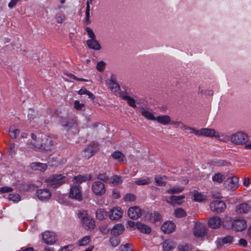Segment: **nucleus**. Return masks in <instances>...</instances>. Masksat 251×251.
<instances>
[{
	"label": "nucleus",
	"mask_w": 251,
	"mask_h": 251,
	"mask_svg": "<svg viewBox=\"0 0 251 251\" xmlns=\"http://www.w3.org/2000/svg\"><path fill=\"white\" fill-rule=\"evenodd\" d=\"M67 181V178L62 174H53L46 179V182L50 188H56L60 187Z\"/></svg>",
	"instance_id": "1"
},
{
	"label": "nucleus",
	"mask_w": 251,
	"mask_h": 251,
	"mask_svg": "<svg viewBox=\"0 0 251 251\" xmlns=\"http://www.w3.org/2000/svg\"><path fill=\"white\" fill-rule=\"evenodd\" d=\"M78 217L80 219L83 227L86 230H92L95 226L94 220L85 211H79Z\"/></svg>",
	"instance_id": "2"
},
{
	"label": "nucleus",
	"mask_w": 251,
	"mask_h": 251,
	"mask_svg": "<svg viewBox=\"0 0 251 251\" xmlns=\"http://www.w3.org/2000/svg\"><path fill=\"white\" fill-rule=\"evenodd\" d=\"M81 187L79 184H74L71 186L69 197L78 201L82 200Z\"/></svg>",
	"instance_id": "3"
},
{
	"label": "nucleus",
	"mask_w": 251,
	"mask_h": 251,
	"mask_svg": "<svg viewBox=\"0 0 251 251\" xmlns=\"http://www.w3.org/2000/svg\"><path fill=\"white\" fill-rule=\"evenodd\" d=\"M55 146L50 138L42 139L40 144H37L35 147L42 151H49L53 150Z\"/></svg>",
	"instance_id": "4"
},
{
	"label": "nucleus",
	"mask_w": 251,
	"mask_h": 251,
	"mask_svg": "<svg viewBox=\"0 0 251 251\" xmlns=\"http://www.w3.org/2000/svg\"><path fill=\"white\" fill-rule=\"evenodd\" d=\"M248 140V136L242 131H239L232 135L231 141L236 145L244 144Z\"/></svg>",
	"instance_id": "5"
},
{
	"label": "nucleus",
	"mask_w": 251,
	"mask_h": 251,
	"mask_svg": "<svg viewBox=\"0 0 251 251\" xmlns=\"http://www.w3.org/2000/svg\"><path fill=\"white\" fill-rule=\"evenodd\" d=\"M61 125L64 127L66 131H72L75 133L77 131V123L73 119L65 120L61 122Z\"/></svg>",
	"instance_id": "6"
},
{
	"label": "nucleus",
	"mask_w": 251,
	"mask_h": 251,
	"mask_svg": "<svg viewBox=\"0 0 251 251\" xmlns=\"http://www.w3.org/2000/svg\"><path fill=\"white\" fill-rule=\"evenodd\" d=\"M93 193L97 196H100L104 195L106 191L104 184L101 181H95L92 186Z\"/></svg>",
	"instance_id": "7"
},
{
	"label": "nucleus",
	"mask_w": 251,
	"mask_h": 251,
	"mask_svg": "<svg viewBox=\"0 0 251 251\" xmlns=\"http://www.w3.org/2000/svg\"><path fill=\"white\" fill-rule=\"evenodd\" d=\"M210 208L211 211L218 213L223 212L226 205L224 201L216 200L210 203Z\"/></svg>",
	"instance_id": "8"
},
{
	"label": "nucleus",
	"mask_w": 251,
	"mask_h": 251,
	"mask_svg": "<svg viewBox=\"0 0 251 251\" xmlns=\"http://www.w3.org/2000/svg\"><path fill=\"white\" fill-rule=\"evenodd\" d=\"M98 150V145L96 143H91L83 151L82 155L87 159H89Z\"/></svg>",
	"instance_id": "9"
},
{
	"label": "nucleus",
	"mask_w": 251,
	"mask_h": 251,
	"mask_svg": "<svg viewBox=\"0 0 251 251\" xmlns=\"http://www.w3.org/2000/svg\"><path fill=\"white\" fill-rule=\"evenodd\" d=\"M206 226L201 223L195 225L193 231L194 235L197 238H203L206 235Z\"/></svg>",
	"instance_id": "10"
},
{
	"label": "nucleus",
	"mask_w": 251,
	"mask_h": 251,
	"mask_svg": "<svg viewBox=\"0 0 251 251\" xmlns=\"http://www.w3.org/2000/svg\"><path fill=\"white\" fill-rule=\"evenodd\" d=\"M42 239L46 244L50 245L53 244L57 240L55 234L50 231L43 233Z\"/></svg>",
	"instance_id": "11"
},
{
	"label": "nucleus",
	"mask_w": 251,
	"mask_h": 251,
	"mask_svg": "<svg viewBox=\"0 0 251 251\" xmlns=\"http://www.w3.org/2000/svg\"><path fill=\"white\" fill-rule=\"evenodd\" d=\"M246 227V222L243 219H236L232 223L231 228L236 231H241Z\"/></svg>",
	"instance_id": "12"
},
{
	"label": "nucleus",
	"mask_w": 251,
	"mask_h": 251,
	"mask_svg": "<svg viewBox=\"0 0 251 251\" xmlns=\"http://www.w3.org/2000/svg\"><path fill=\"white\" fill-rule=\"evenodd\" d=\"M36 196L41 201H47L51 197V193L47 189H40L36 191Z\"/></svg>",
	"instance_id": "13"
},
{
	"label": "nucleus",
	"mask_w": 251,
	"mask_h": 251,
	"mask_svg": "<svg viewBox=\"0 0 251 251\" xmlns=\"http://www.w3.org/2000/svg\"><path fill=\"white\" fill-rule=\"evenodd\" d=\"M251 207L246 202H243L237 205L235 209V211L238 214H247L251 210Z\"/></svg>",
	"instance_id": "14"
},
{
	"label": "nucleus",
	"mask_w": 251,
	"mask_h": 251,
	"mask_svg": "<svg viewBox=\"0 0 251 251\" xmlns=\"http://www.w3.org/2000/svg\"><path fill=\"white\" fill-rule=\"evenodd\" d=\"M128 216L133 220H136L142 216L140 208L136 206L130 207L128 210Z\"/></svg>",
	"instance_id": "15"
},
{
	"label": "nucleus",
	"mask_w": 251,
	"mask_h": 251,
	"mask_svg": "<svg viewBox=\"0 0 251 251\" xmlns=\"http://www.w3.org/2000/svg\"><path fill=\"white\" fill-rule=\"evenodd\" d=\"M176 228V225L174 223L171 221H167L162 225L161 229L165 234H170L172 233Z\"/></svg>",
	"instance_id": "16"
},
{
	"label": "nucleus",
	"mask_w": 251,
	"mask_h": 251,
	"mask_svg": "<svg viewBox=\"0 0 251 251\" xmlns=\"http://www.w3.org/2000/svg\"><path fill=\"white\" fill-rule=\"evenodd\" d=\"M222 224V221L221 218L218 216H214L209 219L208 225L211 228L216 229L220 227Z\"/></svg>",
	"instance_id": "17"
},
{
	"label": "nucleus",
	"mask_w": 251,
	"mask_h": 251,
	"mask_svg": "<svg viewBox=\"0 0 251 251\" xmlns=\"http://www.w3.org/2000/svg\"><path fill=\"white\" fill-rule=\"evenodd\" d=\"M122 215L123 212L121 209L114 208L109 211L108 216L111 220L117 221L122 217Z\"/></svg>",
	"instance_id": "18"
},
{
	"label": "nucleus",
	"mask_w": 251,
	"mask_h": 251,
	"mask_svg": "<svg viewBox=\"0 0 251 251\" xmlns=\"http://www.w3.org/2000/svg\"><path fill=\"white\" fill-rule=\"evenodd\" d=\"M225 184H228L229 189L237 188L239 186V178L235 176L229 177L226 180Z\"/></svg>",
	"instance_id": "19"
},
{
	"label": "nucleus",
	"mask_w": 251,
	"mask_h": 251,
	"mask_svg": "<svg viewBox=\"0 0 251 251\" xmlns=\"http://www.w3.org/2000/svg\"><path fill=\"white\" fill-rule=\"evenodd\" d=\"M124 229L125 227L122 224H117L111 229V233L114 236H118L123 233Z\"/></svg>",
	"instance_id": "20"
},
{
	"label": "nucleus",
	"mask_w": 251,
	"mask_h": 251,
	"mask_svg": "<svg viewBox=\"0 0 251 251\" xmlns=\"http://www.w3.org/2000/svg\"><path fill=\"white\" fill-rule=\"evenodd\" d=\"M87 47L90 49L96 50H99L101 47L99 42L96 39H89L86 41Z\"/></svg>",
	"instance_id": "21"
},
{
	"label": "nucleus",
	"mask_w": 251,
	"mask_h": 251,
	"mask_svg": "<svg viewBox=\"0 0 251 251\" xmlns=\"http://www.w3.org/2000/svg\"><path fill=\"white\" fill-rule=\"evenodd\" d=\"M203 135L206 137H219L217 135H215V131L212 128H203L200 130V136Z\"/></svg>",
	"instance_id": "22"
},
{
	"label": "nucleus",
	"mask_w": 251,
	"mask_h": 251,
	"mask_svg": "<svg viewBox=\"0 0 251 251\" xmlns=\"http://www.w3.org/2000/svg\"><path fill=\"white\" fill-rule=\"evenodd\" d=\"M176 246V243L171 240H166L163 243L164 251H171L175 248Z\"/></svg>",
	"instance_id": "23"
},
{
	"label": "nucleus",
	"mask_w": 251,
	"mask_h": 251,
	"mask_svg": "<svg viewBox=\"0 0 251 251\" xmlns=\"http://www.w3.org/2000/svg\"><path fill=\"white\" fill-rule=\"evenodd\" d=\"M161 219L162 216L161 214L156 211L151 212L148 218L149 220L153 223L160 221Z\"/></svg>",
	"instance_id": "24"
},
{
	"label": "nucleus",
	"mask_w": 251,
	"mask_h": 251,
	"mask_svg": "<svg viewBox=\"0 0 251 251\" xmlns=\"http://www.w3.org/2000/svg\"><path fill=\"white\" fill-rule=\"evenodd\" d=\"M155 121L163 125H167L171 122V118L168 115H161L156 117Z\"/></svg>",
	"instance_id": "25"
},
{
	"label": "nucleus",
	"mask_w": 251,
	"mask_h": 251,
	"mask_svg": "<svg viewBox=\"0 0 251 251\" xmlns=\"http://www.w3.org/2000/svg\"><path fill=\"white\" fill-rule=\"evenodd\" d=\"M140 112L141 115L148 120L155 121V118L153 114L146 109L145 108L141 107L140 108Z\"/></svg>",
	"instance_id": "26"
},
{
	"label": "nucleus",
	"mask_w": 251,
	"mask_h": 251,
	"mask_svg": "<svg viewBox=\"0 0 251 251\" xmlns=\"http://www.w3.org/2000/svg\"><path fill=\"white\" fill-rule=\"evenodd\" d=\"M137 229L144 234H149L151 231L150 226L139 222H137Z\"/></svg>",
	"instance_id": "27"
},
{
	"label": "nucleus",
	"mask_w": 251,
	"mask_h": 251,
	"mask_svg": "<svg viewBox=\"0 0 251 251\" xmlns=\"http://www.w3.org/2000/svg\"><path fill=\"white\" fill-rule=\"evenodd\" d=\"M194 200L197 202H202L206 200V196L202 194L196 190L193 191Z\"/></svg>",
	"instance_id": "28"
},
{
	"label": "nucleus",
	"mask_w": 251,
	"mask_h": 251,
	"mask_svg": "<svg viewBox=\"0 0 251 251\" xmlns=\"http://www.w3.org/2000/svg\"><path fill=\"white\" fill-rule=\"evenodd\" d=\"M111 156L113 159L117 160L119 162H123L124 159H126L125 155L120 151H115L111 154Z\"/></svg>",
	"instance_id": "29"
},
{
	"label": "nucleus",
	"mask_w": 251,
	"mask_h": 251,
	"mask_svg": "<svg viewBox=\"0 0 251 251\" xmlns=\"http://www.w3.org/2000/svg\"><path fill=\"white\" fill-rule=\"evenodd\" d=\"M31 167L32 169L40 170L42 172L45 171L47 168L46 164L42 163L39 162H33L31 164Z\"/></svg>",
	"instance_id": "30"
},
{
	"label": "nucleus",
	"mask_w": 251,
	"mask_h": 251,
	"mask_svg": "<svg viewBox=\"0 0 251 251\" xmlns=\"http://www.w3.org/2000/svg\"><path fill=\"white\" fill-rule=\"evenodd\" d=\"M185 198L184 195H180V196H171L170 198V201H168L169 203H175L178 204L180 205L181 203L178 201Z\"/></svg>",
	"instance_id": "31"
},
{
	"label": "nucleus",
	"mask_w": 251,
	"mask_h": 251,
	"mask_svg": "<svg viewBox=\"0 0 251 251\" xmlns=\"http://www.w3.org/2000/svg\"><path fill=\"white\" fill-rule=\"evenodd\" d=\"M109 87L114 92H118L121 90L120 85L112 79L109 80Z\"/></svg>",
	"instance_id": "32"
},
{
	"label": "nucleus",
	"mask_w": 251,
	"mask_h": 251,
	"mask_svg": "<svg viewBox=\"0 0 251 251\" xmlns=\"http://www.w3.org/2000/svg\"><path fill=\"white\" fill-rule=\"evenodd\" d=\"M87 180V176H85L78 175L74 177L73 179V182L75 184H79L83 182H85Z\"/></svg>",
	"instance_id": "33"
},
{
	"label": "nucleus",
	"mask_w": 251,
	"mask_h": 251,
	"mask_svg": "<svg viewBox=\"0 0 251 251\" xmlns=\"http://www.w3.org/2000/svg\"><path fill=\"white\" fill-rule=\"evenodd\" d=\"M106 216V212L103 208H100L96 212V218L99 220H102Z\"/></svg>",
	"instance_id": "34"
},
{
	"label": "nucleus",
	"mask_w": 251,
	"mask_h": 251,
	"mask_svg": "<svg viewBox=\"0 0 251 251\" xmlns=\"http://www.w3.org/2000/svg\"><path fill=\"white\" fill-rule=\"evenodd\" d=\"M183 187L181 186L172 187L167 190L166 193L169 194L179 193L183 190Z\"/></svg>",
	"instance_id": "35"
},
{
	"label": "nucleus",
	"mask_w": 251,
	"mask_h": 251,
	"mask_svg": "<svg viewBox=\"0 0 251 251\" xmlns=\"http://www.w3.org/2000/svg\"><path fill=\"white\" fill-rule=\"evenodd\" d=\"M166 178V176H156L155 177V181L158 186H164L166 185V182L164 180Z\"/></svg>",
	"instance_id": "36"
},
{
	"label": "nucleus",
	"mask_w": 251,
	"mask_h": 251,
	"mask_svg": "<svg viewBox=\"0 0 251 251\" xmlns=\"http://www.w3.org/2000/svg\"><path fill=\"white\" fill-rule=\"evenodd\" d=\"M225 178V176L220 173H216L212 176V180L218 183L222 182Z\"/></svg>",
	"instance_id": "37"
},
{
	"label": "nucleus",
	"mask_w": 251,
	"mask_h": 251,
	"mask_svg": "<svg viewBox=\"0 0 251 251\" xmlns=\"http://www.w3.org/2000/svg\"><path fill=\"white\" fill-rule=\"evenodd\" d=\"M178 251H191V246L185 243L179 244L177 247Z\"/></svg>",
	"instance_id": "38"
},
{
	"label": "nucleus",
	"mask_w": 251,
	"mask_h": 251,
	"mask_svg": "<svg viewBox=\"0 0 251 251\" xmlns=\"http://www.w3.org/2000/svg\"><path fill=\"white\" fill-rule=\"evenodd\" d=\"M175 215L176 217L180 218L185 217L186 213L183 209L178 208L175 210Z\"/></svg>",
	"instance_id": "39"
},
{
	"label": "nucleus",
	"mask_w": 251,
	"mask_h": 251,
	"mask_svg": "<svg viewBox=\"0 0 251 251\" xmlns=\"http://www.w3.org/2000/svg\"><path fill=\"white\" fill-rule=\"evenodd\" d=\"M36 187V185L34 184L24 183L22 184V188L23 190L26 191H33Z\"/></svg>",
	"instance_id": "40"
},
{
	"label": "nucleus",
	"mask_w": 251,
	"mask_h": 251,
	"mask_svg": "<svg viewBox=\"0 0 251 251\" xmlns=\"http://www.w3.org/2000/svg\"><path fill=\"white\" fill-rule=\"evenodd\" d=\"M220 242H221L222 245H225L228 243H231L233 241V237L232 236H226L225 237L219 239Z\"/></svg>",
	"instance_id": "41"
},
{
	"label": "nucleus",
	"mask_w": 251,
	"mask_h": 251,
	"mask_svg": "<svg viewBox=\"0 0 251 251\" xmlns=\"http://www.w3.org/2000/svg\"><path fill=\"white\" fill-rule=\"evenodd\" d=\"M20 133V130L18 129H14L11 127L9 129V135L13 139L16 138Z\"/></svg>",
	"instance_id": "42"
},
{
	"label": "nucleus",
	"mask_w": 251,
	"mask_h": 251,
	"mask_svg": "<svg viewBox=\"0 0 251 251\" xmlns=\"http://www.w3.org/2000/svg\"><path fill=\"white\" fill-rule=\"evenodd\" d=\"M151 182V179L149 177L145 179H141L136 180L135 183L138 185H144L149 184Z\"/></svg>",
	"instance_id": "43"
},
{
	"label": "nucleus",
	"mask_w": 251,
	"mask_h": 251,
	"mask_svg": "<svg viewBox=\"0 0 251 251\" xmlns=\"http://www.w3.org/2000/svg\"><path fill=\"white\" fill-rule=\"evenodd\" d=\"M90 241V237L89 236H86L83 237L79 241V246H86L89 243Z\"/></svg>",
	"instance_id": "44"
},
{
	"label": "nucleus",
	"mask_w": 251,
	"mask_h": 251,
	"mask_svg": "<svg viewBox=\"0 0 251 251\" xmlns=\"http://www.w3.org/2000/svg\"><path fill=\"white\" fill-rule=\"evenodd\" d=\"M124 100H126L127 101L128 104L133 107L135 108L136 107V105L135 104V100L134 99L128 96V97H124Z\"/></svg>",
	"instance_id": "45"
},
{
	"label": "nucleus",
	"mask_w": 251,
	"mask_h": 251,
	"mask_svg": "<svg viewBox=\"0 0 251 251\" xmlns=\"http://www.w3.org/2000/svg\"><path fill=\"white\" fill-rule=\"evenodd\" d=\"M8 199L14 202H18L20 201L21 197L18 194H9L8 195Z\"/></svg>",
	"instance_id": "46"
},
{
	"label": "nucleus",
	"mask_w": 251,
	"mask_h": 251,
	"mask_svg": "<svg viewBox=\"0 0 251 251\" xmlns=\"http://www.w3.org/2000/svg\"><path fill=\"white\" fill-rule=\"evenodd\" d=\"M55 19L56 21L58 24L62 23L65 20V15L64 13H59L57 14L55 17Z\"/></svg>",
	"instance_id": "47"
},
{
	"label": "nucleus",
	"mask_w": 251,
	"mask_h": 251,
	"mask_svg": "<svg viewBox=\"0 0 251 251\" xmlns=\"http://www.w3.org/2000/svg\"><path fill=\"white\" fill-rule=\"evenodd\" d=\"M110 243L113 247H116L120 243V239L116 236L110 238Z\"/></svg>",
	"instance_id": "48"
},
{
	"label": "nucleus",
	"mask_w": 251,
	"mask_h": 251,
	"mask_svg": "<svg viewBox=\"0 0 251 251\" xmlns=\"http://www.w3.org/2000/svg\"><path fill=\"white\" fill-rule=\"evenodd\" d=\"M105 65H106V63L104 61H100L97 63L96 69L99 72H102L105 69Z\"/></svg>",
	"instance_id": "49"
},
{
	"label": "nucleus",
	"mask_w": 251,
	"mask_h": 251,
	"mask_svg": "<svg viewBox=\"0 0 251 251\" xmlns=\"http://www.w3.org/2000/svg\"><path fill=\"white\" fill-rule=\"evenodd\" d=\"M136 199L135 196L131 193L126 194L124 197L125 201H133Z\"/></svg>",
	"instance_id": "50"
},
{
	"label": "nucleus",
	"mask_w": 251,
	"mask_h": 251,
	"mask_svg": "<svg viewBox=\"0 0 251 251\" xmlns=\"http://www.w3.org/2000/svg\"><path fill=\"white\" fill-rule=\"evenodd\" d=\"M97 178L104 182H106L109 179L108 176L105 173L99 174L97 176Z\"/></svg>",
	"instance_id": "51"
},
{
	"label": "nucleus",
	"mask_w": 251,
	"mask_h": 251,
	"mask_svg": "<svg viewBox=\"0 0 251 251\" xmlns=\"http://www.w3.org/2000/svg\"><path fill=\"white\" fill-rule=\"evenodd\" d=\"M120 250L121 251H132L131 245L129 244L121 245Z\"/></svg>",
	"instance_id": "52"
},
{
	"label": "nucleus",
	"mask_w": 251,
	"mask_h": 251,
	"mask_svg": "<svg viewBox=\"0 0 251 251\" xmlns=\"http://www.w3.org/2000/svg\"><path fill=\"white\" fill-rule=\"evenodd\" d=\"M86 30L87 31L88 36L89 38H90V39H96V36L93 32V30L89 27H86Z\"/></svg>",
	"instance_id": "53"
},
{
	"label": "nucleus",
	"mask_w": 251,
	"mask_h": 251,
	"mask_svg": "<svg viewBox=\"0 0 251 251\" xmlns=\"http://www.w3.org/2000/svg\"><path fill=\"white\" fill-rule=\"evenodd\" d=\"M122 182L121 177L119 176L115 175L112 177V183L113 184H119L121 183Z\"/></svg>",
	"instance_id": "54"
},
{
	"label": "nucleus",
	"mask_w": 251,
	"mask_h": 251,
	"mask_svg": "<svg viewBox=\"0 0 251 251\" xmlns=\"http://www.w3.org/2000/svg\"><path fill=\"white\" fill-rule=\"evenodd\" d=\"M13 188L11 187L4 186L0 188V192L1 193H5L12 192Z\"/></svg>",
	"instance_id": "55"
},
{
	"label": "nucleus",
	"mask_w": 251,
	"mask_h": 251,
	"mask_svg": "<svg viewBox=\"0 0 251 251\" xmlns=\"http://www.w3.org/2000/svg\"><path fill=\"white\" fill-rule=\"evenodd\" d=\"M73 249V246L72 245H68L64 246L60 248L57 251H71Z\"/></svg>",
	"instance_id": "56"
},
{
	"label": "nucleus",
	"mask_w": 251,
	"mask_h": 251,
	"mask_svg": "<svg viewBox=\"0 0 251 251\" xmlns=\"http://www.w3.org/2000/svg\"><path fill=\"white\" fill-rule=\"evenodd\" d=\"M84 106L83 104L80 103L78 100H75L74 102V107L77 110H81Z\"/></svg>",
	"instance_id": "57"
},
{
	"label": "nucleus",
	"mask_w": 251,
	"mask_h": 251,
	"mask_svg": "<svg viewBox=\"0 0 251 251\" xmlns=\"http://www.w3.org/2000/svg\"><path fill=\"white\" fill-rule=\"evenodd\" d=\"M216 165L218 166H224L227 164V162L225 160H220L215 162Z\"/></svg>",
	"instance_id": "58"
},
{
	"label": "nucleus",
	"mask_w": 251,
	"mask_h": 251,
	"mask_svg": "<svg viewBox=\"0 0 251 251\" xmlns=\"http://www.w3.org/2000/svg\"><path fill=\"white\" fill-rule=\"evenodd\" d=\"M188 128H187V129H189V130H191L190 133H194L196 135L200 136V130H197V129H195L194 128L191 127L189 126H188Z\"/></svg>",
	"instance_id": "59"
},
{
	"label": "nucleus",
	"mask_w": 251,
	"mask_h": 251,
	"mask_svg": "<svg viewBox=\"0 0 251 251\" xmlns=\"http://www.w3.org/2000/svg\"><path fill=\"white\" fill-rule=\"evenodd\" d=\"M85 17H90V4L88 1L86 3V8L85 11Z\"/></svg>",
	"instance_id": "60"
},
{
	"label": "nucleus",
	"mask_w": 251,
	"mask_h": 251,
	"mask_svg": "<svg viewBox=\"0 0 251 251\" xmlns=\"http://www.w3.org/2000/svg\"><path fill=\"white\" fill-rule=\"evenodd\" d=\"M176 126V127H180L181 129L183 130H186L187 128H189L188 126H185L180 122H178Z\"/></svg>",
	"instance_id": "61"
},
{
	"label": "nucleus",
	"mask_w": 251,
	"mask_h": 251,
	"mask_svg": "<svg viewBox=\"0 0 251 251\" xmlns=\"http://www.w3.org/2000/svg\"><path fill=\"white\" fill-rule=\"evenodd\" d=\"M18 1L19 0H11L8 4V7L10 8H13L16 5Z\"/></svg>",
	"instance_id": "62"
},
{
	"label": "nucleus",
	"mask_w": 251,
	"mask_h": 251,
	"mask_svg": "<svg viewBox=\"0 0 251 251\" xmlns=\"http://www.w3.org/2000/svg\"><path fill=\"white\" fill-rule=\"evenodd\" d=\"M112 194L115 198H119L120 197V193L117 189H113L112 191Z\"/></svg>",
	"instance_id": "63"
},
{
	"label": "nucleus",
	"mask_w": 251,
	"mask_h": 251,
	"mask_svg": "<svg viewBox=\"0 0 251 251\" xmlns=\"http://www.w3.org/2000/svg\"><path fill=\"white\" fill-rule=\"evenodd\" d=\"M88 92V91L85 87H82L78 92V94L80 95L86 94Z\"/></svg>",
	"instance_id": "64"
}]
</instances>
